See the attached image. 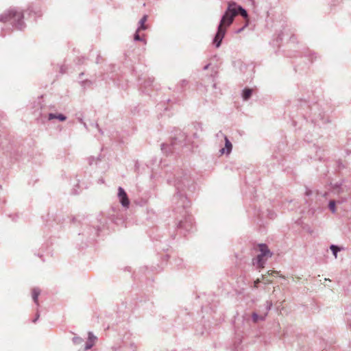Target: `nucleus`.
I'll list each match as a JSON object with an SVG mask.
<instances>
[{
    "label": "nucleus",
    "mask_w": 351,
    "mask_h": 351,
    "mask_svg": "<svg viewBox=\"0 0 351 351\" xmlns=\"http://www.w3.org/2000/svg\"><path fill=\"white\" fill-rule=\"evenodd\" d=\"M225 34H226L225 29H221L218 27V31H217V33L214 39V43L216 45L217 47H219V45L222 41V39L225 36Z\"/></svg>",
    "instance_id": "4"
},
{
    "label": "nucleus",
    "mask_w": 351,
    "mask_h": 351,
    "mask_svg": "<svg viewBox=\"0 0 351 351\" xmlns=\"http://www.w3.org/2000/svg\"><path fill=\"white\" fill-rule=\"evenodd\" d=\"M261 282V279L258 278L256 279L254 282V288L258 287V284Z\"/></svg>",
    "instance_id": "18"
},
{
    "label": "nucleus",
    "mask_w": 351,
    "mask_h": 351,
    "mask_svg": "<svg viewBox=\"0 0 351 351\" xmlns=\"http://www.w3.org/2000/svg\"><path fill=\"white\" fill-rule=\"evenodd\" d=\"M96 337L91 333H88V341L86 343L85 350L90 349L93 346V342Z\"/></svg>",
    "instance_id": "6"
},
{
    "label": "nucleus",
    "mask_w": 351,
    "mask_h": 351,
    "mask_svg": "<svg viewBox=\"0 0 351 351\" xmlns=\"http://www.w3.org/2000/svg\"><path fill=\"white\" fill-rule=\"evenodd\" d=\"M8 17H9V19L16 17L17 19V20L19 21L22 18V14L20 12H16L15 11L12 10V11L9 12Z\"/></svg>",
    "instance_id": "7"
},
{
    "label": "nucleus",
    "mask_w": 351,
    "mask_h": 351,
    "mask_svg": "<svg viewBox=\"0 0 351 351\" xmlns=\"http://www.w3.org/2000/svg\"><path fill=\"white\" fill-rule=\"evenodd\" d=\"M40 295V291L37 289H34L32 290V298L34 301L38 304V298Z\"/></svg>",
    "instance_id": "11"
},
{
    "label": "nucleus",
    "mask_w": 351,
    "mask_h": 351,
    "mask_svg": "<svg viewBox=\"0 0 351 351\" xmlns=\"http://www.w3.org/2000/svg\"><path fill=\"white\" fill-rule=\"evenodd\" d=\"M237 12L239 11L241 15L242 16H243L244 18H247V12L244 9H243L241 6L237 7Z\"/></svg>",
    "instance_id": "12"
},
{
    "label": "nucleus",
    "mask_w": 351,
    "mask_h": 351,
    "mask_svg": "<svg viewBox=\"0 0 351 351\" xmlns=\"http://www.w3.org/2000/svg\"><path fill=\"white\" fill-rule=\"evenodd\" d=\"M265 275H262L261 280L264 282L265 284H269L272 282V280H268L265 278Z\"/></svg>",
    "instance_id": "15"
},
{
    "label": "nucleus",
    "mask_w": 351,
    "mask_h": 351,
    "mask_svg": "<svg viewBox=\"0 0 351 351\" xmlns=\"http://www.w3.org/2000/svg\"><path fill=\"white\" fill-rule=\"evenodd\" d=\"M252 93V89H250V88L244 89L243 92V99L244 100L248 99L251 97Z\"/></svg>",
    "instance_id": "9"
},
{
    "label": "nucleus",
    "mask_w": 351,
    "mask_h": 351,
    "mask_svg": "<svg viewBox=\"0 0 351 351\" xmlns=\"http://www.w3.org/2000/svg\"><path fill=\"white\" fill-rule=\"evenodd\" d=\"M273 274H278V272L276 271H268L267 272V275H269V276L273 275Z\"/></svg>",
    "instance_id": "19"
},
{
    "label": "nucleus",
    "mask_w": 351,
    "mask_h": 351,
    "mask_svg": "<svg viewBox=\"0 0 351 351\" xmlns=\"http://www.w3.org/2000/svg\"><path fill=\"white\" fill-rule=\"evenodd\" d=\"M329 208L332 213L335 212V201H330L329 203Z\"/></svg>",
    "instance_id": "13"
},
{
    "label": "nucleus",
    "mask_w": 351,
    "mask_h": 351,
    "mask_svg": "<svg viewBox=\"0 0 351 351\" xmlns=\"http://www.w3.org/2000/svg\"><path fill=\"white\" fill-rule=\"evenodd\" d=\"M147 16H143V17L140 21L141 26L138 28V31H140L141 29H145L147 28V27L145 25V23L147 21Z\"/></svg>",
    "instance_id": "10"
},
{
    "label": "nucleus",
    "mask_w": 351,
    "mask_h": 351,
    "mask_svg": "<svg viewBox=\"0 0 351 351\" xmlns=\"http://www.w3.org/2000/svg\"><path fill=\"white\" fill-rule=\"evenodd\" d=\"M138 32L139 31L137 30V32L134 35V40H142L141 38L140 37L139 34H138Z\"/></svg>",
    "instance_id": "16"
},
{
    "label": "nucleus",
    "mask_w": 351,
    "mask_h": 351,
    "mask_svg": "<svg viewBox=\"0 0 351 351\" xmlns=\"http://www.w3.org/2000/svg\"><path fill=\"white\" fill-rule=\"evenodd\" d=\"M58 119L59 120L63 121H65L66 120V117L63 114H49V119Z\"/></svg>",
    "instance_id": "8"
},
{
    "label": "nucleus",
    "mask_w": 351,
    "mask_h": 351,
    "mask_svg": "<svg viewBox=\"0 0 351 351\" xmlns=\"http://www.w3.org/2000/svg\"><path fill=\"white\" fill-rule=\"evenodd\" d=\"M238 14L237 10V4L234 2H230L228 3V7L225 14H223L219 27L221 29H226L232 24L234 18Z\"/></svg>",
    "instance_id": "1"
},
{
    "label": "nucleus",
    "mask_w": 351,
    "mask_h": 351,
    "mask_svg": "<svg viewBox=\"0 0 351 351\" xmlns=\"http://www.w3.org/2000/svg\"><path fill=\"white\" fill-rule=\"evenodd\" d=\"M225 141H226L225 148H222L220 150V152H221V154H223V153H225V149H226V154H230V152L232 150V143L228 139L227 137H225Z\"/></svg>",
    "instance_id": "5"
},
{
    "label": "nucleus",
    "mask_w": 351,
    "mask_h": 351,
    "mask_svg": "<svg viewBox=\"0 0 351 351\" xmlns=\"http://www.w3.org/2000/svg\"><path fill=\"white\" fill-rule=\"evenodd\" d=\"M259 254L256 258L253 260V264L256 265L259 269L265 267V263L268 258L272 256V253L265 244H259L258 245Z\"/></svg>",
    "instance_id": "2"
},
{
    "label": "nucleus",
    "mask_w": 351,
    "mask_h": 351,
    "mask_svg": "<svg viewBox=\"0 0 351 351\" xmlns=\"http://www.w3.org/2000/svg\"><path fill=\"white\" fill-rule=\"evenodd\" d=\"M331 250L332 251L335 258L337 257V253L338 251H339V248L335 245H331L330 247Z\"/></svg>",
    "instance_id": "14"
},
{
    "label": "nucleus",
    "mask_w": 351,
    "mask_h": 351,
    "mask_svg": "<svg viewBox=\"0 0 351 351\" xmlns=\"http://www.w3.org/2000/svg\"><path fill=\"white\" fill-rule=\"evenodd\" d=\"M252 317H253V320H254V322H258V320L259 319L258 318V315L256 313H253Z\"/></svg>",
    "instance_id": "17"
},
{
    "label": "nucleus",
    "mask_w": 351,
    "mask_h": 351,
    "mask_svg": "<svg viewBox=\"0 0 351 351\" xmlns=\"http://www.w3.org/2000/svg\"><path fill=\"white\" fill-rule=\"evenodd\" d=\"M81 341H82V340H81V339H80V338H79V337H76V338H74V339H73V341H74L75 343H80V342H81Z\"/></svg>",
    "instance_id": "20"
},
{
    "label": "nucleus",
    "mask_w": 351,
    "mask_h": 351,
    "mask_svg": "<svg viewBox=\"0 0 351 351\" xmlns=\"http://www.w3.org/2000/svg\"><path fill=\"white\" fill-rule=\"evenodd\" d=\"M119 197L120 198V202L121 204L125 207H128L130 204V201L128 199L126 193L121 187L119 188Z\"/></svg>",
    "instance_id": "3"
}]
</instances>
